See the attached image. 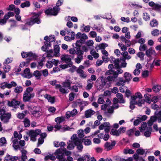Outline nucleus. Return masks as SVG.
<instances>
[{
	"label": "nucleus",
	"instance_id": "nucleus-1",
	"mask_svg": "<svg viewBox=\"0 0 161 161\" xmlns=\"http://www.w3.org/2000/svg\"><path fill=\"white\" fill-rule=\"evenodd\" d=\"M125 101H113V103L111 101H106L104 104L101 106V109L105 110L106 109H108L107 112H105V114L107 116L109 115V114H111L113 113L114 109L117 108H118V103H124Z\"/></svg>",
	"mask_w": 161,
	"mask_h": 161
},
{
	"label": "nucleus",
	"instance_id": "nucleus-2",
	"mask_svg": "<svg viewBox=\"0 0 161 161\" xmlns=\"http://www.w3.org/2000/svg\"><path fill=\"white\" fill-rule=\"evenodd\" d=\"M69 52L70 54L72 55L70 56L72 58L75 57V55H77V57L75 59L76 63L79 64L83 60V51H82L80 47H75L74 48L69 49Z\"/></svg>",
	"mask_w": 161,
	"mask_h": 161
},
{
	"label": "nucleus",
	"instance_id": "nucleus-3",
	"mask_svg": "<svg viewBox=\"0 0 161 161\" xmlns=\"http://www.w3.org/2000/svg\"><path fill=\"white\" fill-rule=\"evenodd\" d=\"M109 70L106 71V75H109L108 77V79H111L115 81L116 79L118 77L119 74L122 73L123 70L122 69L117 70L114 71L113 69H114V66L113 64H109L108 66Z\"/></svg>",
	"mask_w": 161,
	"mask_h": 161
},
{
	"label": "nucleus",
	"instance_id": "nucleus-4",
	"mask_svg": "<svg viewBox=\"0 0 161 161\" xmlns=\"http://www.w3.org/2000/svg\"><path fill=\"white\" fill-rule=\"evenodd\" d=\"M63 2V0H58L56 4V6H55L53 8L49 7L46 9L44 11L45 14L47 15L54 16L57 15L60 10L59 6L62 5Z\"/></svg>",
	"mask_w": 161,
	"mask_h": 161
},
{
	"label": "nucleus",
	"instance_id": "nucleus-5",
	"mask_svg": "<svg viewBox=\"0 0 161 161\" xmlns=\"http://www.w3.org/2000/svg\"><path fill=\"white\" fill-rule=\"evenodd\" d=\"M100 80H101V83H99L97 85V89L99 91L101 90H103V88L106 85H107L108 86H110L112 81H113V80L111 79H108L107 77L106 78H105L103 76L100 77Z\"/></svg>",
	"mask_w": 161,
	"mask_h": 161
},
{
	"label": "nucleus",
	"instance_id": "nucleus-6",
	"mask_svg": "<svg viewBox=\"0 0 161 161\" xmlns=\"http://www.w3.org/2000/svg\"><path fill=\"white\" fill-rule=\"evenodd\" d=\"M33 90V88L31 87H29L26 88L24 93L23 101H30L34 97L35 93L32 92Z\"/></svg>",
	"mask_w": 161,
	"mask_h": 161
},
{
	"label": "nucleus",
	"instance_id": "nucleus-7",
	"mask_svg": "<svg viewBox=\"0 0 161 161\" xmlns=\"http://www.w3.org/2000/svg\"><path fill=\"white\" fill-rule=\"evenodd\" d=\"M0 119L1 121L4 123H7L11 118V115L10 113H6L4 109H0Z\"/></svg>",
	"mask_w": 161,
	"mask_h": 161
},
{
	"label": "nucleus",
	"instance_id": "nucleus-8",
	"mask_svg": "<svg viewBox=\"0 0 161 161\" xmlns=\"http://www.w3.org/2000/svg\"><path fill=\"white\" fill-rule=\"evenodd\" d=\"M41 133V130L39 129L35 130H31L27 133V134L30 138V140L33 142H35L36 140V137Z\"/></svg>",
	"mask_w": 161,
	"mask_h": 161
},
{
	"label": "nucleus",
	"instance_id": "nucleus-9",
	"mask_svg": "<svg viewBox=\"0 0 161 161\" xmlns=\"http://www.w3.org/2000/svg\"><path fill=\"white\" fill-rule=\"evenodd\" d=\"M62 151V149H59L57 150L54 153L55 155L56 156V158L59 160V161H67L66 159L63 158L64 154Z\"/></svg>",
	"mask_w": 161,
	"mask_h": 161
},
{
	"label": "nucleus",
	"instance_id": "nucleus-10",
	"mask_svg": "<svg viewBox=\"0 0 161 161\" xmlns=\"http://www.w3.org/2000/svg\"><path fill=\"white\" fill-rule=\"evenodd\" d=\"M42 13V12L39 11L37 13L34 12L33 13L34 16L31 18L34 24L35 23L39 24L41 23V20L38 17L41 15Z\"/></svg>",
	"mask_w": 161,
	"mask_h": 161
},
{
	"label": "nucleus",
	"instance_id": "nucleus-11",
	"mask_svg": "<svg viewBox=\"0 0 161 161\" xmlns=\"http://www.w3.org/2000/svg\"><path fill=\"white\" fill-rule=\"evenodd\" d=\"M21 55L23 58H26L29 57H32V58L33 59H36L37 57L36 55L34 54L32 52H22L21 53Z\"/></svg>",
	"mask_w": 161,
	"mask_h": 161
},
{
	"label": "nucleus",
	"instance_id": "nucleus-12",
	"mask_svg": "<svg viewBox=\"0 0 161 161\" xmlns=\"http://www.w3.org/2000/svg\"><path fill=\"white\" fill-rule=\"evenodd\" d=\"M3 83L5 84H1L0 87L2 89H4L6 87L10 89L12 87L16 86L17 85V83L14 81H11L10 83H8L7 82H4Z\"/></svg>",
	"mask_w": 161,
	"mask_h": 161
},
{
	"label": "nucleus",
	"instance_id": "nucleus-13",
	"mask_svg": "<svg viewBox=\"0 0 161 161\" xmlns=\"http://www.w3.org/2000/svg\"><path fill=\"white\" fill-rule=\"evenodd\" d=\"M34 109L31 111V114L36 117H38L42 114L41 111L39 108L36 107Z\"/></svg>",
	"mask_w": 161,
	"mask_h": 161
},
{
	"label": "nucleus",
	"instance_id": "nucleus-14",
	"mask_svg": "<svg viewBox=\"0 0 161 161\" xmlns=\"http://www.w3.org/2000/svg\"><path fill=\"white\" fill-rule=\"evenodd\" d=\"M22 75L25 78L30 79L33 76L30 72V70L29 68H26L24 71V74Z\"/></svg>",
	"mask_w": 161,
	"mask_h": 161
},
{
	"label": "nucleus",
	"instance_id": "nucleus-15",
	"mask_svg": "<svg viewBox=\"0 0 161 161\" xmlns=\"http://www.w3.org/2000/svg\"><path fill=\"white\" fill-rule=\"evenodd\" d=\"M11 140L13 143V146L14 149L15 150L18 149L20 150V148L19 147L18 140L17 139H14V138L12 137L11 138Z\"/></svg>",
	"mask_w": 161,
	"mask_h": 161
},
{
	"label": "nucleus",
	"instance_id": "nucleus-16",
	"mask_svg": "<svg viewBox=\"0 0 161 161\" xmlns=\"http://www.w3.org/2000/svg\"><path fill=\"white\" fill-rule=\"evenodd\" d=\"M20 157L17 156H13L9 155H7L5 157V160L7 161H16L19 160Z\"/></svg>",
	"mask_w": 161,
	"mask_h": 161
},
{
	"label": "nucleus",
	"instance_id": "nucleus-17",
	"mask_svg": "<svg viewBox=\"0 0 161 161\" xmlns=\"http://www.w3.org/2000/svg\"><path fill=\"white\" fill-rule=\"evenodd\" d=\"M61 59L63 61H65L67 64H68L69 67H70L72 66V63L71 62V58L68 55H65L62 57Z\"/></svg>",
	"mask_w": 161,
	"mask_h": 161
},
{
	"label": "nucleus",
	"instance_id": "nucleus-18",
	"mask_svg": "<svg viewBox=\"0 0 161 161\" xmlns=\"http://www.w3.org/2000/svg\"><path fill=\"white\" fill-rule=\"evenodd\" d=\"M115 145V142L114 141L112 142L111 143L108 142H106L105 143L104 146L107 150L108 151L112 149Z\"/></svg>",
	"mask_w": 161,
	"mask_h": 161
},
{
	"label": "nucleus",
	"instance_id": "nucleus-19",
	"mask_svg": "<svg viewBox=\"0 0 161 161\" xmlns=\"http://www.w3.org/2000/svg\"><path fill=\"white\" fill-rule=\"evenodd\" d=\"M71 83V80L69 79H66L65 81L62 83V84L63 87L69 89H70Z\"/></svg>",
	"mask_w": 161,
	"mask_h": 161
},
{
	"label": "nucleus",
	"instance_id": "nucleus-20",
	"mask_svg": "<svg viewBox=\"0 0 161 161\" xmlns=\"http://www.w3.org/2000/svg\"><path fill=\"white\" fill-rule=\"evenodd\" d=\"M124 77L126 82H129L132 79V77L131 74L128 72H125L124 74Z\"/></svg>",
	"mask_w": 161,
	"mask_h": 161
},
{
	"label": "nucleus",
	"instance_id": "nucleus-21",
	"mask_svg": "<svg viewBox=\"0 0 161 161\" xmlns=\"http://www.w3.org/2000/svg\"><path fill=\"white\" fill-rule=\"evenodd\" d=\"M20 104V101H8V106L13 107L16 108L17 106Z\"/></svg>",
	"mask_w": 161,
	"mask_h": 161
},
{
	"label": "nucleus",
	"instance_id": "nucleus-22",
	"mask_svg": "<svg viewBox=\"0 0 161 161\" xmlns=\"http://www.w3.org/2000/svg\"><path fill=\"white\" fill-rule=\"evenodd\" d=\"M144 132V136L147 137H150L152 131V128L151 127L149 126L145 130Z\"/></svg>",
	"mask_w": 161,
	"mask_h": 161
},
{
	"label": "nucleus",
	"instance_id": "nucleus-23",
	"mask_svg": "<svg viewBox=\"0 0 161 161\" xmlns=\"http://www.w3.org/2000/svg\"><path fill=\"white\" fill-rule=\"evenodd\" d=\"M21 152L22 155L21 157V160L20 161H25L27 159L26 154L27 152L24 149H23L21 150Z\"/></svg>",
	"mask_w": 161,
	"mask_h": 161
},
{
	"label": "nucleus",
	"instance_id": "nucleus-24",
	"mask_svg": "<svg viewBox=\"0 0 161 161\" xmlns=\"http://www.w3.org/2000/svg\"><path fill=\"white\" fill-rule=\"evenodd\" d=\"M156 53L151 48H149L146 51V54L148 57H150L153 54L155 55Z\"/></svg>",
	"mask_w": 161,
	"mask_h": 161
},
{
	"label": "nucleus",
	"instance_id": "nucleus-25",
	"mask_svg": "<svg viewBox=\"0 0 161 161\" xmlns=\"http://www.w3.org/2000/svg\"><path fill=\"white\" fill-rule=\"evenodd\" d=\"M90 26L89 25L85 26L84 24H83L81 27L80 30L82 32L85 31V32H87L90 31Z\"/></svg>",
	"mask_w": 161,
	"mask_h": 161
},
{
	"label": "nucleus",
	"instance_id": "nucleus-26",
	"mask_svg": "<svg viewBox=\"0 0 161 161\" xmlns=\"http://www.w3.org/2000/svg\"><path fill=\"white\" fill-rule=\"evenodd\" d=\"M33 75L36 77L37 79L40 80L41 79L42 76L41 72L38 70H36L34 71Z\"/></svg>",
	"mask_w": 161,
	"mask_h": 161
},
{
	"label": "nucleus",
	"instance_id": "nucleus-27",
	"mask_svg": "<svg viewBox=\"0 0 161 161\" xmlns=\"http://www.w3.org/2000/svg\"><path fill=\"white\" fill-rule=\"evenodd\" d=\"M94 112L91 109L88 110L85 112V115L86 118H88L94 114Z\"/></svg>",
	"mask_w": 161,
	"mask_h": 161
},
{
	"label": "nucleus",
	"instance_id": "nucleus-28",
	"mask_svg": "<svg viewBox=\"0 0 161 161\" xmlns=\"http://www.w3.org/2000/svg\"><path fill=\"white\" fill-rule=\"evenodd\" d=\"M84 42H83V41L82 40H77L75 43L73 44H72V46H73V48L75 47V45L76 47L80 48L81 45Z\"/></svg>",
	"mask_w": 161,
	"mask_h": 161
},
{
	"label": "nucleus",
	"instance_id": "nucleus-29",
	"mask_svg": "<svg viewBox=\"0 0 161 161\" xmlns=\"http://www.w3.org/2000/svg\"><path fill=\"white\" fill-rule=\"evenodd\" d=\"M126 82L123 77H119V81L116 83V85L118 86H123L125 85Z\"/></svg>",
	"mask_w": 161,
	"mask_h": 161
},
{
	"label": "nucleus",
	"instance_id": "nucleus-30",
	"mask_svg": "<svg viewBox=\"0 0 161 161\" xmlns=\"http://www.w3.org/2000/svg\"><path fill=\"white\" fill-rule=\"evenodd\" d=\"M148 127L146 123L143 122L142 124L141 127H139V129L140 131L142 132L145 131Z\"/></svg>",
	"mask_w": 161,
	"mask_h": 161
},
{
	"label": "nucleus",
	"instance_id": "nucleus-31",
	"mask_svg": "<svg viewBox=\"0 0 161 161\" xmlns=\"http://www.w3.org/2000/svg\"><path fill=\"white\" fill-rule=\"evenodd\" d=\"M64 120L65 118L62 116L58 117L55 119V121L57 124H60L64 122Z\"/></svg>",
	"mask_w": 161,
	"mask_h": 161
},
{
	"label": "nucleus",
	"instance_id": "nucleus-32",
	"mask_svg": "<svg viewBox=\"0 0 161 161\" xmlns=\"http://www.w3.org/2000/svg\"><path fill=\"white\" fill-rule=\"evenodd\" d=\"M50 42H48L47 43V44L43 45L41 47V49L44 52H46V51L48 49L49 47H50L51 46V43Z\"/></svg>",
	"mask_w": 161,
	"mask_h": 161
},
{
	"label": "nucleus",
	"instance_id": "nucleus-33",
	"mask_svg": "<svg viewBox=\"0 0 161 161\" xmlns=\"http://www.w3.org/2000/svg\"><path fill=\"white\" fill-rule=\"evenodd\" d=\"M68 145L67 148L69 150H71L74 149L75 145L73 141H69V142L67 143Z\"/></svg>",
	"mask_w": 161,
	"mask_h": 161
},
{
	"label": "nucleus",
	"instance_id": "nucleus-34",
	"mask_svg": "<svg viewBox=\"0 0 161 161\" xmlns=\"http://www.w3.org/2000/svg\"><path fill=\"white\" fill-rule=\"evenodd\" d=\"M133 158L135 161H145V160L142 157H139V155L136 153L134 154Z\"/></svg>",
	"mask_w": 161,
	"mask_h": 161
},
{
	"label": "nucleus",
	"instance_id": "nucleus-35",
	"mask_svg": "<svg viewBox=\"0 0 161 161\" xmlns=\"http://www.w3.org/2000/svg\"><path fill=\"white\" fill-rule=\"evenodd\" d=\"M113 63L114 64L115 68L116 69H120V67L119 65V58L116 59Z\"/></svg>",
	"mask_w": 161,
	"mask_h": 161
},
{
	"label": "nucleus",
	"instance_id": "nucleus-36",
	"mask_svg": "<svg viewBox=\"0 0 161 161\" xmlns=\"http://www.w3.org/2000/svg\"><path fill=\"white\" fill-rule=\"evenodd\" d=\"M150 25L152 27L157 26L158 25V21L155 19H153L150 22Z\"/></svg>",
	"mask_w": 161,
	"mask_h": 161
},
{
	"label": "nucleus",
	"instance_id": "nucleus-37",
	"mask_svg": "<svg viewBox=\"0 0 161 161\" xmlns=\"http://www.w3.org/2000/svg\"><path fill=\"white\" fill-rule=\"evenodd\" d=\"M44 97L48 101H55V97H52L50 95L48 94L43 95Z\"/></svg>",
	"mask_w": 161,
	"mask_h": 161
},
{
	"label": "nucleus",
	"instance_id": "nucleus-38",
	"mask_svg": "<svg viewBox=\"0 0 161 161\" xmlns=\"http://www.w3.org/2000/svg\"><path fill=\"white\" fill-rule=\"evenodd\" d=\"M7 143L6 140L4 137L0 139V146H5Z\"/></svg>",
	"mask_w": 161,
	"mask_h": 161
},
{
	"label": "nucleus",
	"instance_id": "nucleus-39",
	"mask_svg": "<svg viewBox=\"0 0 161 161\" xmlns=\"http://www.w3.org/2000/svg\"><path fill=\"white\" fill-rule=\"evenodd\" d=\"M23 91L22 87L21 86H18L15 88L14 92L17 93H19Z\"/></svg>",
	"mask_w": 161,
	"mask_h": 161
},
{
	"label": "nucleus",
	"instance_id": "nucleus-40",
	"mask_svg": "<svg viewBox=\"0 0 161 161\" xmlns=\"http://www.w3.org/2000/svg\"><path fill=\"white\" fill-rule=\"evenodd\" d=\"M30 5V3L29 1H26L25 2L22 3L20 5V6L22 8L29 7Z\"/></svg>",
	"mask_w": 161,
	"mask_h": 161
},
{
	"label": "nucleus",
	"instance_id": "nucleus-41",
	"mask_svg": "<svg viewBox=\"0 0 161 161\" xmlns=\"http://www.w3.org/2000/svg\"><path fill=\"white\" fill-rule=\"evenodd\" d=\"M14 139H17L18 140L20 139L22 137V136L21 134H18L17 131H15L14 133Z\"/></svg>",
	"mask_w": 161,
	"mask_h": 161
},
{
	"label": "nucleus",
	"instance_id": "nucleus-42",
	"mask_svg": "<svg viewBox=\"0 0 161 161\" xmlns=\"http://www.w3.org/2000/svg\"><path fill=\"white\" fill-rule=\"evenodd\" d=\"M25 126V127H29L30 125V122L28 119L25 118L23 121Z\"/></svg>",
	"mask_w": 161,
	"mask_h": 161
},
{
	"label": "nucleus",
	"instance_id": "nucleus-43",
	"mask_svg": "<svg viewBox=\"0 0 161 161\" xmlns=\"http://www.w3.org/2000/svg\"><path fill=\"white\" fill-rule=\"evenodd\" d=\"M161 89V87L158 85H156L154 86L152 88L153 91L155 92H158L160 91Z\"/></svg>",
	"mask_w": 161,
	"mask_h": 161
},
{
	"label": "nucleus",
	"instance_id": "nucleus-44",
	"mask_svg": "<svg viewBox=\"0 0 161 161\" xmlns=\"http://www.w3.org/2000/svg\"><path fill=\"white\" fill-rule=\"evenodd\" d=\"M110 134L116 136H118L120 135L118 131V130L114 129H112L111 130Z\"/></svg>",
	"mask_w": 161,
	"mask_h": 161
},
{
	"label": "nucleus",
	"instance_id": "nucleus-45",
	"mask_svg": "<svg viewBox=\"0 0 161 161\" xmlns=\"http://www.w3.org/2000/svg\"><path fill=\"white\" fill-rule=\"evenodd\" d=\"M144 97L145 99L141 101H151V96L148 93H146L144 95Z\"/></svg>",
	"mask_w": 161,
	"mask_h": 161
},
{
	"label": "nucleus",
	"instance_id": "nucleus-46",
	"mask_svg": "<svg viewBox=\"0 0 161 161\" xmlns=\"http://www.w3.org/2000/svg\"><path fill=\"white\" fill-rule=\"evenodd\" d=\"M151 34L154 36H158L159 34V31L158 29H154L152 31Z\"/></svg>",
	"mask_w": 161,
	"mask_h": 161
},
{
	"label": "nucleus",
	"instance_id": "nucleus-47",
	"mask_svg": "<svg viewBox=\"0 0 161 161\" xmlns=\"http://www.w3.org/2000/svg\"><path fill=\"white\" fill-rule=\"evenodd\" d=\"M161 8V3H156L153 8V9L155 10L159 11Z\"/></svg>",
	"mask_w": 161,
	"mask_h": 161
},
{
	"label": "nucleus",
	"instance_id": "nucleus-48",
	"mask_svg": "<svg viewBox=\"0 0 161 161\" xmlns=\"http://www.w3.org/2000/svg\"><path fill=\"white\" fill-rule=\"evenodd\" d=\"M83 142L84 144L86 146L89 145H91L92 143L91 141L89 139H86V137H85L83 139Z\"/></svg>",
	"mask_w": 161,
	"mask_h": 161
},
{
	"label": "nucleus",
	"instance_id": "nucleus-49",
	"mask_svg": "<svg viewBox=\"0 0 161 161\" xmlns=\"http://www.w3.org/2000/svg\"><path fill=\"white\" fill-rule=\"evenodd\" d=\"M106 125H110V124L108 122H105L103 124H102L99 126V129L100 130H103L104 129Z\"/></svg>",
	"mask_w": 161,
	"mask_h": 161
},
{
	"label": "nucleus",
	"instance_id": "nucleus-50",
	"mask_svg": "<svg viewBox=\"0 0 161 161\" xmlns=\"http://www.w3.org/2000/svg\"><path fill=\"white\" fill-rule=\"evenodd\" d=\"M54 53L55 54H57L59 53L60 50L59 46L58 45H54Z\"/></svg>",
	"mask_w": 161,
	"mask_h": 161
},
{
	"label": "nucleus",
	"instance_id": "nucleus-51",
	"mask_svg": "<svg viewBox=\"0 0 161 161\" xmlns=\"http://www.w3.org/2000/svg\"><path fill=\"white\" fill-rule=\"evenodd\" d=\"M79 137L80 138H82L84 137V131L82 129L79 130L78 132Z\"/></svg>",
	"mask_w": 161,
	"mask_h": 161
},
{
	"label": "nucleus",
	"instance_id": "nucleus-52",
	"mask_svg": "<svg viewBox=\"0 0 161 161\" xmlns=\"http://www.w3.org/2000/svg\"><path fill=\"white\" fill-rule=\"evenodd\" d=\"M3 66V69L4 70V71L5 73L8 72L10 69V66L9 65L7 64L4 65Z\"/></svg>",
	"mask_w": 161,
	"mask_h": 161
},
{
	"label": "nucleus",
	"instance_id": "nucleus-53",
	"mask_svg": "<svg viewBox=\"0 0 161 161\" xmlns=\"http://www.w3.org/2000/svg\"><path fill=\"white\" fill-rule=\"evenodd\" d=\"M134 151L132 149H125L124 150V153L125 154L128 153L132 154L134 153Z\"/></svg>",
	"mask_w": 161,
	"mask_h": 161
},
{
	"label": "nucleus",
	"instance_id": "nucleus-54",
	"mask_svg": "<svg viewBox=\"0 0 161 161\" xmlns=\"http://www.w3.org/2000/svg\"><path fill=\"white\" fill-rule=\"evenodd\" d=\"M73 142L75 145L77 146L82 144L80 140L78 138H75Z\"/></svg>",
	"mask_w": 161,
	"mask_h": 161
},
{
	"label": "nucleus",
	"instance_id": "nucleus-55",
	"mask_svg": "<svg viewBox=\"0 0 161 161\" xmlns=\"http://www.w3.org/2000/svg\"><path fill=\"white\" fill-rule=\"evenodd\" d=\"M143 19L146 21L149 20L150 19L149 15L147 13H144L143 14Z\"/></svg>",
	"mask_w": 161,
	"mask_h": 161
},
{
	"label": "nucleus",
	"instance_id": "nucleus-56",
	"mask_svg": "<svg viewBox=\"0 0 161 161\" xmlns=\"http://www.w3.org/2000/svg\"><path fill=\"white\" fill-rule=\"evenodd\" d=\"M137 55L138 57L140 58L141 60H143L144 59V54L143 53L139 52L137 53Z\"/></svg>",
	"mask_w": 161,
	"mask_h": 161
},
{
	"label": "nucleus",
	"instance_id": "nucleus-57",
	"mask_svg": "<svg viewBox=\"0 0 161 161\" xmlns=\"http://www.w3.org/2000/svg\"><path fill=\"white\" fill-rule=\"evenodd\" d=\"M139 48L140 51H144L147 49V46L145 44H141Z\"/></svg>",
	"mask_w": 161,
	"mask_h": 161
},
{
	"label": "nucleus",
	"instance_id": "nucleus-58",
	"mask_svg": "<svg viewBox=\"0 0 161 161\" xmlns=\"http://www.w3.org/2000/svg\"><path fill=\"white\" fill-rule=\"evenodd\" d=\"M136 153L137 154H140L141 155H143L145 153V150L143 149L139 148L137 150Z\"/></svg>",
	"mask_w": 161,
	"mask_h": 161
},
{
	"label": "nucleus",
	"instance_id": "nucleus-59",
	"mask_svg": "<svg viewBox=\"0 0 161 161\" xmlns=\"http://www.w3.org/2000/svg\"><path fill=\"white\" fill-rule=\"evenodd\" d=\"M135 130V129H130L127 131V134L129 136H131L133 135Z\"/></svg>",
	"mask_w": 161,
	"mask_h": 161
},
{
	"label": "nucleus",
	"instance_id": "nucleus-60",
	"mask_svg": "<svg viewBox=\"0 0 161 161\" xmlns=\"http://www.w3.org/2000/svg\"><path fill=\"white\" fill-rule=\"evenodd\" d=\"M59 91L63 94H66L68 93L69 91L68 89H65L62 87L59 89Z\"/></svg>",
	"mask_w": 161,
	"mask_h": 161
},
{
	"label": "nucleus",
	"instance_id": "nucleus-61",
	"mask_svg": "<svg viewBox=\"0 0 161 161\" xmlns=\"http://www.w3.org/2000/svg\"><path fill=\"white\" fill-rule=\"evenodd\" d=\"M41 74L44 77L47 76L48 75V72L47 69H46L41 71Z\"/></svg>",
	"mask_w": 161,
	"mask_h": 161
},
{
	"label": "nucleus",
	"instance_id": "nucleus-62",
	"mask_svg": "<svg viewBox=\"0 0 161 161\" xmlns=\"http://www.w3.org/2000/svg\"><path fill=\"white\" fill-rule=\"evenodd\" d=\"M108 45L106 43H102L99 45L98 47L101 49H104V48L108 46Z\"/></svg>",
	"mask_w": 161,
	"mask_h": 161
},
{
	"label": "nucleus",
	"instance_id": "nucleus-63",
	"mask_svg": "<svg viewBox=\"0 0 161 161\" xmlns=\"http://www.w3.org/2000/svg\"><path fill=\"white\" fill-rule=\"evenodd\" d=\"M78 86L76 85H74L71 87H70V89H69L75 92H77L78 91V89L77 87Z\"/></svg>",
	"mask_w": 161,
	"mask_h": 161
},
{
	"label": "nucleus",
	"instance_id": "nucleus-64",
	"mask_svg": "<svg viewBox=\"0 0 161 161\" xmlns=\"http://www.w3.org/2000/svg\"><path fill=\"white\" fill-rule=\"evenodd\" d=\"M44 142V139L42 137H40L38 139V142L37 144V147L39 145L43 143Z\"/></svg>",
	"mask_w": 161,
	"mask_h": 161
}]
</instances>
